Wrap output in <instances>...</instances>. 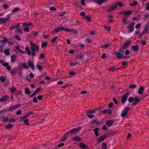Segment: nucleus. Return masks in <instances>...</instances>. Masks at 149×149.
Instances as JSON below:
<instances>
[{
    "label": "nucleus",
    "instance_id": "1",
    "mask_svg": "<svg viewBox=\"0 0 149 149\" xmlns=\"http://www.w3.org/2000/svg\"><path fill=\"white\" fill-rule=\"evenodd\" d=\"M140 100V97L139 96H136L133 98L132 97H130L128 99V100L130 103L133 102L132 104V105L134 106L138 103Z\"/></svg>",
    "mask_w": 149,
    "mask_h": 149
},
{
    "label": "nucleus",
    "instance_id": "2",
    "mask_svg": "<svg viewBox=\"0 0 149 149\" xmlns=\"http://www.w3.org/2000/svg\"><path fill=\"white\" fill-rule=\"evenodd\" d=\"M123 54L124 52L121 49H119L117 51L114 53V55L118 59H120L122 58Z\"/></svg>",
    "mask_w": 149,
    "mask_h": 149
},
{
    "label": "nucleus",
    "instance_id": "3",
    "mask_svg": "<svg viewBox=\"0 0 149 149\" xmlns=\"http://www.w3.org/2000/svg\"><path fill=\"white\" fill-rule=\"evenodd\" d=\"M130 110V108L129 107H127L124 108L123 110V112L121 114V116L122 118L125 117L127 115L128 111Z\"/></svg>",
    "mask_w": 149,
    "mask_h": 149
},
{
    "label": "nucleus",
    "instance_id": "4",
    "mask_svg": "<svg viewBox=\"0 0 149 149\" xmlns=\"http://www.w3.org/2000/svg\"><path fill=\"white\" fill-rule=\"evenodd\" d=\"M82 128L81 127H79L77 128H74L72 130H70V131L67 132V133H68V132H70L72 134H74L76 132H78L80 131Z\"/></svg>",
    "mask_w": 149,
    "mask_h": 149
},
{
    "label": "nucleus",
    "instance_id": "5",
    "mask_svg": "<svg viewBox=\"0 0 149 149\" xmlns=\"http://www.w3.org/2000/svg\"><path fill=\"white\" fill-rule=\"evenodd\" d=\"M129 95L130 94L129 93H127L123 95L121 101V102L122 104H124L125 103Z\"/></svg>",
    "mask_w": 149,
    "mask_h": 149
},
{
    "label": "nucleus",
    "instance_id": "6",
    "mask_svg": "<svg viewBox=\"0 0 149 149\" xmlns=\"http://www.w3.org/2000/svg\"><path fill=\"white\" fill-rule=\"evenodd\" d=\"M135 24L133 22H132L130 24H129V26L127 28L129 29V32L132 33L133 31L134 30V26Z\"/></svg>",
    "mask_w": 149,
    "mask_h": 149
},
{
    "label": "nucleus",
    "instance_id": "7",
    "mask_svg": "<svg viewBox=\"0 0 149 149\" xmlns=\"http://www.w3.org/2000/svg\"><path fill=\"white\" fill-rule=\"evenodd\" d=\"M118 7V4L115 3L107 11V12H111L112 11L116 10Z\"/></svg>",
    "mask_w": 149,
    "mask_h": 149
},
{
    "label": "nucleus",
    "instance_id": "8",
    "mask_svg": "<svg viewBox=\"0 0 149 149\" xmlns=\"http://www.w3.org/2000/svg\"><path fill=\"white\" fill-rule=\"evenodd\" d=\"M143 33L145 34L149 33V24H146L143 29Z\"/></svg>",
    "mask_w": 149,
    "mask_h": 149
},
{
    "label": "nucleus",
    "instance_id": "9",
    "mask_svg": "<svg viewBox=\"0 0 149 149\" xmlns=\"http://www.w3.org/2000/svg\"><path fill=\"white\" fill-rule=\"evenodd\" d=\"M131 43L130 40H127L123 46V48L124 49H127L129 46V45Z\"/></svg>",
    "mask_w": 149,
    "mask_h": 149
},
{
    "label": "nucleus",
    "instance_id": "10",
    "mask_svg": "<svg viewBox=\"0 0 149 149\" xmlns=\"http://www.w3.org/2000/svg\"><path fill=\"white\" fill-rule=\"evenodd\" d=\"M21 106V105L20 104H18L15 105L13 106L12 107H11L9 109V111H10L13 109H16L17 108Z\"/></svg>",
    "mask_w": 149,
    "mask_h": 149
},
{
    "label": "nucleus",
    "instance_id": "11",
    "mask_svg": "<svg viewBox=\"0 0 149 149\" xmlns=\"http://www.w3.org/2000/svg\"><path fill=\"white\" fill-rule=\"evenodd\" d=\"M107 136V135L106 134H104L102 136H101L97 139V142L100 143L103 141L105 139Z\"/></svg>",
    "mask_w": 149,
    "mask_h": 149
},
{
    "label": "nucleus",
    "instance_id": "12",
    "mask_svg": "<svg viewBox=\"0 0 149 149\" xmlns=\"http://www.w3.org/2000/svg\"><path fill=\"white\" fill-rule=\"evenodd\" d=\"M114 123V122L113 120H107L106 122V124L107 126L110 127L113 125Z\"/></svg>",
    "mask_w": 149,
    "mask_h": 149
},
{
    "label": "nucleus",
    "instance_id": "13",
    "mask_svg": "<svg viewBox=\"0 0 149 149\" xmlns=\"http://www.w3.org/2000/svg\"><path fill=\"white\" fill-rule=\"evenodd\" d=\"M28 65L31 68L32 70H34L35 69V67L33 61H29L28 62Z\"/></svg>",
    "mask_w": 149,
    "mask_h": 149
},
{
    "label": "nucleus",
    "instance_id": "14",
    "mask_svg": "<svg viewBox=\"0 0 149 149\" xmlns=\"http://www.w3.org/2000/svg\"><path fill=\"white\" fill-rule=\"evenodd\" d=\"M133 12L132 11H130L129 10L127 11L126 12V11H123L122 13L123 14H124V16H128L132 14V13Z\"/></svg>",
    "mask_w": 149,
    "mask_h": 149
},
{
    "label": "nucleus",
    "instance_id": "15",
    "mask_svg": "<svg viewBox=\"0 0 149 149\" xmlns=\"http://www.w3.org/2000/svg\"><path fill=\"white\" fill-rule=\"evenodd\" d=\"M144 89L145 88L143 87L140 86L138 91V93L140 95L142 94L143 91H144Z\"/></svg>",
    "mask_w": 149,
    "mask_h": 149
},
{
    "label": "nucleus",
    "instance_id": "16",
    "mask_svg": "<svg viewBox=\"0 0 149 149\" xmlns=\"http://www.w3.org/2000/svg\"><path fill=\"white\" fill-rule=\"evenodd\" d=\"M132 50L135 52H137L139 49V46L138 45H134L132 47Z\"/></svg>",
    "mask_w": 149,
    "mask_h": 149
},
{
    "label": "nucleus",
    "instance_id": "17",
    "mask_svg": "<svg viewBox=\"0 0 149 149\" xmlns=\"http://www.w3.org/2000/svg\"><path fill=\"white\" fill-rule=\"evenodd\" d=\"M17 56L15 54L12 55L11 56V61L12 62H14L17 58Z\"/></svg>",
    "mask_w": 149,
    "mask_h": 149
},
{
    "label": "nucleus",
    "instance_id": "18",
    "mask_svg": "<svg viewBox=\"0 0 149 149\" xmlns=\"http://www.w3.org/2000/svg\"><path fill=\"white\" fill-rule=\"evenodd\" d=\"M7 40H6L4 39L0 41V47H3L6 44Z\"/></svg>",
    "mask_w": 149,
    "mask_h": 149
},
{
    "label": "nucleus",
    "instance_id": "19",
    "mask_svg": "<svg viewBox=\"0 0 149 149\" xmlns=\"http://www.w3.org/2000/svg\"><path fill=\"white\" fill-rule=\"evenodd\" d=\"M128 18V16H125L123 15V18L122 19V23L124 24H125L127 23L126 22Z\"/></svg>",
    "mask_w": 149,
    "mask_h": 149
},
{
    "label": "nucleus",
    "instance_id": "20",
    "mask_svg": "<svg viewBox=\"0 0 149 149\" xmlns=\"http://www.w3.org/2000/svg\"><path fill=\"white\" fill-rule=\"evenodd\" d=\"M107 0H95V1L99 4L101 5L103 3L106 2Z\"/></svg>",
    "mask_w": 149,
    "mask_h": 149
},
{
    "label": "nucleus",
    "instance_id": "21",
    "mask_svg": "<svg viewBox=\"0 0 149 149\" xmlns=\"http://www.w3.org/2000/svg\"><path fill=\"white\" fill-rule=\"evenodd\" d=\"M30 44L32 45V46H33L35 48L36 51H38L39 49V46L37 45H35L33 44L32 42H30Z\"/></svg>",
    "mask_w": 149,
    "mask_h": 149
},
{
    "label": "nucleus",
    "instance_id": "22",
    "mask_svg": "<svg viewBox=\"0 0 149 149\" xmlns=\"http://www.w3.org/2000/svg\"><path fill=\"white\" fill-rule=\"evenodd\" d=\"M99 130V128H95L93 130L96 136H98L99 135L98 131Z\"/></svg>",
    "mask_w": 149,
    "mask_h": 149
},
{
    "label": "nucleus",
    "instance_id": "23",
    "mask_svg": "<svg viewBox=\"0 0 149 149\" xmlns=\"http://www.w3.org/2000/svg\"><path fill=\"white\" fill-rule=\"evenodd\" d=\"M68 31L70 32H72L73 33H77V31L75 29H66V31Z\"/></svg>",
    "mask_w": 149,
    "mask_h": 149
},
{
    "label": "nucleus",
    "instance_id": "24",
    "mask_svg": "<svg viewBox=\"0 0 149 149\" xmlns=\"http://www.w3.org/2000/svg\"><path fill=\"white\" fill-rule=\"evenodd\" d=\"M16 49L18 50L21 53L25 54L26 53V51L23 50H22L19 48V46H16Z\"/></svg>",
    "mask_w": 149,
    "mask_h": 149
},
{
    "label": "nucleus",
    "instance_id": "25",
    "mask_svg": "<svg viewBox=\"0 0 149 149\" xmlns=\"http://www.w3.org/2000/svg\"><path fill=\"white\" fill-rule=\"evenodd\" d=\"M73 139L74 141H81V139L78 136H75L73 137Z\"/></svg>",
    "mask_w": 149,
    "mask_h": 149
},
{
    "label": "nucleus",
    "instance_id": "26",
    "mask_svg": "<svg viewBox=\"0 0 149 149\" xmlns=\"http://www.w3.org/2000/svg\"><path fill=\"white\" fill-rule=\"evenodd\" d=\"M79 147L82 149H84L86 148V146L82 143H80L79 144Z\"/></svg>",
    "mask_w": 149,
    "mask_h": 149
},
{
    "label": "nucleus",
    "instance_id": "27",
    "mask_svg": "<svg viewBox=\"0 0 149 149\" xmlns=\"http://www.w3.org/2000/svg\"><path fill=\"white\" fill-rule=\"evenodd\" d=\"M7 21V19L6 18H1L0 19V23L2 24L6 22Z\"/></svg>",
    "mask_w": 149,
    "mask_h": 149
},
{
    "label": "nucleus",
    "instance_id": "28",
    "mask_svg": "<svg viewBox=\"0 0 149 149\" xmlns=\"http://www.w3.org/2000/svg\"><path fill=\"white\" fill-rule=\"evenodd\" d=\"M2 97L3 98L4 102H6L7 101L9 98V96L8 95H7L3 96Z\"/></svg>",
    "mask_w": 149,
    "mask_h": 149
},
{
    "label": "nucleus",
    "instance_id": "29",
    "mask_svg": "<svg viewBox=\"0 0 149 149\" xmlns=\"http://www.w3.org/2000/svg\"><path fill=\"white\" fill-rule=\"evenodd\" d=\"M25 93L26 94H31L30 92L29 91V89L28 88L26 87L25 89Z\"/></svg>",
    "mask_w": 149,
    "mask_h": 149
},
{
    "label": "nucleus",
    "instance_id": "30",
    "mask_svg": "<svg viewBox=\"0 0 149 149\" xmlns=\"http://www.w3.org/2000/svg\"><path fill=\"white\" fill-rule=\"evenodd\" d=\"M9 49H6L4 50V54L7 55H10V52H9Z\"/></svg>",
    "mask_w": 149,
    "mask_h": 149
},
{
    "label": "nucleus",
    "instance_id": "31",
    "mask_svg": "<svg viewBox=\"0 0 149 149\" xmlns=\"http://www.w3.org/2000/svg\"><path fill=\"white\" fill-rule=\"evenodd\" d=\"M21 65L22 66V67L24 69H27L28 68V67L25 63H22Z\"/></svg>",
    "mask_w": 149,
    "mask_h": 149
},
{
    "label": "nucleus",
    "instance_id": "32",
    "mask_svg": "<svg viewBox=\"0 0 149 149\" xmlns=\"http://www.w3.org/2000/svg\"><path fill=\"white\" fill-rule=\"evenodd\" d=\"M107 144L105 142H103L102 145V149H107Z\"/></svg>",
    "mask_w": 149,
    "mask_h": 149
},
{
    "label": "nucleus",
    "instance_id": "33",
    "mask_svg": "<svg viewBox=\"0 0 149 149\" xmlns=\"http://www.w3.org/2000/svg\"><path fill=\"white\" fill-rule=\"evenodd\" d=\"M110 46L111 45L109 44H106L104 45H103L102 46V47L106 49L110 47Z\"/></svg>",
    "mask_w": 149,
    "mask_h": 149
},
{
    "label": "nucleus",
    "instance_id": "34",
    "mask_svg": "<svg viewBox=\"0 0 149 149\" xmlns=\"http://www.w3.org/2000/svg\"><path fill=\"white\" fill-rule=\"evenodd\" d=\"M25 51L27 53L28 55H30L31 53L30 51V50L29 48L26 47L25 49Z\"/></svg>",
    "mask_w": 149,
    "mask_h": 149
},
{
    "label": "nucleus",
    "instance_id": "35",
    "mask_svg": "<svg viewBox=\"0 0 149 149\" xmlns=\"http://www.w3.org/2000/svg\"><path fill=\"white\" fill-rule=\"evenodd\" d=\"M13 125H12L10 124H8V125H7L6 126V129H10L12 127H13Z\"/></svg>",
    "mask_w": 149,
    "mask_h": 149
},
{
    "label": "nucleus",
    "instance_id": "36",
    "mask_svg": "<svg viewBox=\"0 0 149 149\" xmlns=\"http://www.w3.org/2000/svg\"><path fill=\"white\" fill-rule=\"evenodd\" d=\"M136 87V85L135 84H132L130 85L129 86V88H131L134 89Z\"/></svg>",
    "mask_w": 149,
    "mask_h": 149
},
{
    "label": "nucleus",
    "instance_id": "37",
    "mask_svg": "<svg viewBox=\"0 0 149 149\" xmlns=\"http://www.w3.org/2000/svg\"><path fill=\"white\" fill-rule=\"evenodd\" d=\"M23 25L24 26H31L32 24L31 22H30L28 24H27L26 22H24L23 23Z\"/></svg>",
    "mask_w": 149,
    "mask_h": 149
},
{
    "label": "nucleus",
    "instance_id": "38",
    "mask_svg": "<svg viewBox=\"0 0 149 149\" xmlns=\"http://www.w3.org/2000/svg\"><path fill=\"white\" fill-rule=\"evenodd\" d=\"M47 42H43L41 44L42 47H44L47 46Z\"/></svg>",
    "mask_w": 149,
    "mask_h": 149
},
{
    "label": "nucleus",
    "instance_id": "39",
    "mask_svg": "<svg viewBox=\"0 0 149 149\" xmlns=\"http://www.w3.org/2000/svg\"><path fill=\"white\" fill-rule=\"evenodd\" d=\"M45 55L43 53H41L39 57V59H41L45 57Z\"/></svg>",
    "mask_w": 149,
    "mask_h": 149
},
{
    "label": "nucleus",
    "instance_id": "40",
    "mask_svg": "<svg viewBox=\"0 0 149 149\" xmlns=\"http://www.w3.org/2000/svg\"><path fill=\"white\" fill-rule=\"evenodd\" d=\"M99 124V122L98 120H94L93 122V124H96V125H98Z\"/></svg>",
    "mask_w": 149,
    "mask_h": 149
},
{
    "label": "nucleus",
    "instance_id": "41",
    "mask_svg": "<svg viewBox=\"0 0 149 149\" xmlns=\"http://www.w3.org/2000/svg\"><path fill=\"white\" fill-rule=\"evenodd\" d=\"M118 69H115V67L114 66H112L109 69V70L110 71H115L116 70H118Z\"/></svg>",
    "mask_w": 149,
    "mask_h": 149
},
{
    "label": "nucleus",
    "instance_id": "42",
    "mask_svg": "<svg viewBox=\"0 0 149 149\" xmlns=\"http://www.w3.org/2000/svg\"><path fill=\"white\" fill-rule=\"evenodd\" d=\"M28 119H26L24 121V123L26 125L29 126V124L28 123Z\"/></svg>",
    "mask_w": 149,
    "mask_h": 149
},
{
    "label": "nucleus",
    "instance_id": "43",
    "mask_svg": "<svg viewBox=\"0 0 149 149\" xmlns=\"http://www.w3.org/2000/svg\"><path fill=\"white\" fill-rule=\"evenodd\" d=\"M90 114H87V116H88V118L90 119H91L93 118L94 117V116L93 115H90Z\"/></svg>",
    "mask_w": 149,
    "mask_h": 149
},
{
    "label": "nucleus",
    "instance_id": "44",
    "mask_svg": "<svg viewBox=\"0 0 149 149\" xmlns=\"http://www.w3.org/2000/svg\"><path fill=\"white\" fill-rule=\"evenodd\" d=\"M104 28L105 30L108 31H109L111 30V29L110 27L108 26H105L104 27Z\"/></svg>",
    "mask_w": 149,
    "mask_h": 149
},
{
    "label": "nucleus",
    "instance_id": "45",
    "mask_svg": "<svg viewBox=\"0 0 149 149\" xmlns=\"http://www.w3.org/2000/svg\"><path fill=\"white\" fill-rule=\"evenodd\" d=\"M10 89V92L11 93H13L17 91L16 88H11Z\"/></svg>",
    "mask_w": 149,
    "mask_h": 149
},
{
    "label": "nucleus",
    "instance_id": "46",
    "mask_svg": "<svg viewBox=\"0 0 149 149\" xmlns=\"http://www.w3.org/2000/svg\"><path fill=\"white\" fill-rule=\"evenodd\" d=\"M95 112V111L94 110H90L89 111H87V113L88 114H91L94 113Z\"/></svg>",
    "mask_w": 149,
    "mask_h": 149
},
{
    "label": "nucleus",
    "instance_id": "47",
    "mask_svg": "<svg viewBox=\"0 0 149 149\" xmlns=\"http://www.w3.org/2000/svg\"><path fill=\"white\" fill-rule=\"evenodd\" d=\"M116 3L118 4V6L120 7H122L123 6V4L120 2H118Z\"/></svg>",
    "mask_w": 149,
    "mask_h": 149
},
{
    "label": "nucleus",
    "instance_id": "48",
    "mask_svg": "<svg viewBox=\"0 0 149 149\" xmlns=\"http://www.w3.org/2000/svg\"><path fill=\"white\" fill-rule=\"evenodd\" d=\"M37 66L38 68V69L41 71L43 69V67L41 65H37Z\"/></svg>",
    "mask_w": 149,
    "mask_h": 149
},
{
    "label": "nucleus",
    "instance_id": "49",
    "mask_svg": "<svg viewBox=\"0 0 149 149\" xmlns=\"http://www.w3.org/2000/svg\"><path fill=\"white\" fill-rule=\"evenodd\" d=\"M141 26V24L140 23H139L135 26V28L136 29H139Z\"/></svg>",
    "mask_w": 149,
    "mask_h": 149
},
{
    "label": "nucleus",
    "instance_id": "50",
    "mask_svg": "<svg viewBox=\"0 0 149 149\" xmlns=\"http://www.w3.org/2000/svg\"><path fill=\"white\" fill-rule=\"evenodd\" d=\"M29 116V113H27L22 117V118H26L28 117Z\"/></svg>",
    "mask_w": 149,
    "mask_h": 149
},
{
    "label": "nucleus",
    "instance_id": "51",
    "mask_svg": "<svg viewBox=\"0 0 149 149\" xmlns=\"http://www.w3.org/2000/svg\"><path fill=\"white\" fill-rule=\"evenodd\" d=\"M86 18V19L89 21H90L91 20V17L90 15H87L85 16Z\"/></svg>",
    "mask_w": 149,
    "mask_h": 149
},
{
    "label": "nucleus",
    "instance_id": "52",
    "mask_svg": "<svg viewBox=\"0 0 149 149\" xmlns=\"http://www.w3.org/2000/svg\"><path fill=\"white\" fill-rule=\"evenodd\" d=\"M128 62L123 61L122 63V65H123L127 66L128 65Z\"/></svg>",
    "mask_w": 149,
    "mask_h": 149
},
{
    "label": "nucleus",
    "instance_id": "53",
    "mask_svg": "<svg viewBox=\"0 0 149 149\" xmlns=\"http://www.w3.org/2000/svg\"><path fill=\"white\" fill-rule=\"evenodd\" d=\"M58 37L55 36L54 37L52 40L51 41L52 43H54L57 40Z\"/></svg>",
    "mask_w": 149,
    "mask_h": 149
},
{
    "label": "nucleus",
    "instance_id": "54",
    "mask_svg": "<svg viewBox=\"0 0 149 149\" xmlns=\"http://www.w3.org/2000/svg\"><path fill=\"white\" fill-rule=\"evenodd\" d=\"M141 43L143 45H145L146 44V42L145 40H142L141 42Z\"/></svg>",
    "mask_w": 149,
    "mask_h": 149
},
{
    "label": "nucleus",
    "instance_id": "55",
    "mask_svg": "<svg viewBox=\"0 0 149 149\" xmlns=\"http://www.w3.org/2000/svg\"><path fill=\"white\" fill-rule=\"evenodd\" d=\"M77 64V63L72 62L70 63V65L72 66H75Z\"/></svg>",
    "mask_w": 149,
    "mask_h": 149
},
{
    "label": "nucleus",
    "instance_id": "56",
    "mask_svg": "<svg viewBox=\"0 0 149 149\" xmlns=\"http://www.w3.org/2000/svg\"><path fill=\"white\" fill-rule=\"evenodd\" d=\"M58 27L59 28V30L60 31H61L65 30V28L64 27L59 26Z\"/></svg>",
    "mask_w": 149,
    "mask_h": 149
},
{
    "label": "nucleus",
    "instance_id": "57",
    "mask_svg": "<svg viewBox=\"0 0 149 149\" xmlns=\"http://www.w3.org/2000/svg\"><path fill=\"white\" fill-rule=\"evenodd\" d=\"M15 119L14 118H12L10 119L9 120V122H15Z\"/></svg>",
    "mask_w": 149,
    "mask_h": 149
},
{
    "label": "nucleus",
    "instance_id": "58",
    "mask_svg": "<svg viewBox=\"0 0 149 149\" xmlns=\"http://www.w3.org/2000/svg\"><path fill=\"white\" fill-rule=\"evenodd\" d=\"M146 9L148 10H149V2L146 4Z\"/></svg>",
    "mask_w": 149,
    "mask_h": 149
},
{
    "label": "nucleus",
    "instance_id": "59",
    "mask_svg": "<svg viewBox=\"0 0 149 149\" xmlns=\"http://www.w3.org/2000/svg\"><path fill=\"white\" fill-rule=\"evenodd\" d=\"M15 37L17 40L18 41H20L21 40V39L19 36L18 35H16L15 36Z\"/></svg>",
    "mask_w": 149,
    "mask_h": 149
},
{
    "label": "nucleus",
    "instance_id": "60",
    "mask_svg": "<svg viewBox=\"0 0 149 149\" xmlns=\"http://www.w3.org/2000/svg\"><path fill=\"white\" fill-rule=\"evenodd\" d=\"M108 109H106L104 110L103 111H101V113H104L105 114L107 113Z\"/></svg>",
    "mask_w": 149,
    "mask_h": 149
},
{
    "label": "nucleus",
    "instance_id": "61",
    "mask_svg": "<svg viewBox=\"0 0 149 149\" xmlns=\"http://www.w3.org/2000/svg\"><path fill=\"white\" fill-rule=\"evenodd\" d=\"M49 10L51 11H55L56 10V8L54 7H52L49 8Z\"/></svg>",
    "mask_w": 149,
    "mask_h": 149
},
{
    "label": "nucleus",
    "instance_id": "62",
    "mask_svg": "<svg viewBox=\"0 0 149 149\" xmlns=\"http://www.w3.org/2000/svg\"><path fill=\"white\" fill-rule=\"evenodd\" d=\"M3 7L4 9H6L8 8V6L6 4H3Z\"/></svg>",
    "mask_w": 149,
    "mask_h": 149
},
{
    "label": "nucleus",
    "instance_id": "63",
    "mask_svg": "<svg viewBox=\"0 0 149 149\" xmlns=\"http://www.w3.org/2000/svg\"><path fill=\"white\" fill-rule=\"evenodd\" d=\"M113 102H114V103L116 104H117L118 103V102L117 100L116 99V98L113 97Z\"/></svg>",
    "mask_w": 149,
    "mask_h": 149
},
{
    "label": "nucleus",
    "instance_id": "64",
    "mask_svg": "<svg viewBox=\"0 0 149 149\" xmlns=\"http://www.w3.org/2000/svg\"><path fill=\"white\" fill-rule=\"evenodd\" d=\"M0 80L2 82H4L6 81V79L2 77H1Z\"/></svg>",
    "mask_w": 149,
    "mask_h": 149
}]
</instances>
